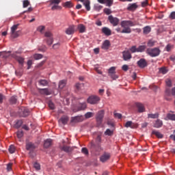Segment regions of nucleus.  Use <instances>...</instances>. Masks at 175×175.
Returning a JSON list of instances; mask_svg holds the SVG:
<instances>
[{"mask_svg": "<svg viewBox=\"0 0 175 175\" xmlns=\"http://www.w3.org/2000/svg\"><path fill=\"white\" fill-rule=\"evenodd\" d=\"M120 25L123 29L121 31V28L118 27L116 29L117 32H120V33H131L132 30L130 27H135L136 24L132 22V21H122Z\"/></svg>", "mask_w": 175, "mask_h": 175, "instance_id": "nucleus-1", "label": "nucleus"}, {"mask_svg": "<svg viewBox=\"0 0 175 175\" xmlns=\"http://www.w3.org/2000/svg\"><path fill=\"white\" fill-rule=\"evenodd\" d=\"M146 53L150 57H158L161 54V49L159 48H149L146 50Z\"/></svg>", "mask_w": 175, "mask_h": 175, "instance_id": "nucleus-2", "label": "nucleus"}, {"mask_svg": "<svg viewBox=\"0 0 175 175\" xmlns=\"http://www.w3.org/2000/svg\"><path fill=\"white\" fill-rule=\"evenodd\" d=\"M45 39L44 40L46 41L48 46H51L53 44V42H54V39H53V33L50 31H46L44 33Z\"/></svg>", "mask_w": 175, "mask_h": 175, "instance_id": "nucleus-3", "label": "nucleus"}, {"mask_svg": "<svg viewBox=\"0 0 175 175\" xmlns=\"http://www.w3.org/2000/svg\"><path fill=\"white\" fill-rule=\"evenodd\" d=\"M103 117H105V111L101 110L97 113L96 116V120L98 125H102V122L103 121Z\"/></svg>", "mask_w": 175, "mask_h": 175, "instance_id": "nucleus-4", "label": "nucleus"}, {"mask_svg": "<svg viewBox=\"0 0 175 175\" xmlns=\"http://www.w3.org/2000/svg\"><path fill=\"white\" fill-rule=\"evenodd\" d=\"M87 100L88 103H90V105H96L99 103L100 98L98 96H91L88 98Z\"/></svg>", "mask_w": 175, "mask_h": 175, "instance_id": "nucleus-5", "label": "nucleus"}, {"mask_svg": "<svg viewBox=\"0 0 175 175\" xmlns=\"http://www.w3.org/2000/svg\"><path fill=\"white\" fill-rule=\"evenodd\" d=\"M36 148V147L35 146V144H33L32 142H28L26 144V149L29 152V155L31 158H33V150Z\"/></svg>", "mask_w": 175, "mask_h": 175, "instance_id": "nucleus-6", "label": "nucleus"}, {"mask_svg": "<svg viewBox=\"0 0 175 175\" xmlns=\"http://www.w3.org/2000/svg\"><path fill=\"white\" fill-rule=\"evenodd\" d=\"M108 75L112 78L113 80H117V79H118V75L116 74V67H111L109 69Z\"/></svg>", "mask_w": 175, "mask_h": 175, "instance_id": "nucleus-7", "label": "nucleus"}, {"mask_svg": "<svg viewBox=\"0 0 175 175\" xmlns=\"http://www.w3.org/2000/svg\"><path fill=\"white\" fill-rule=\"evenodd\" d=\"M60 150H62V151H64V152H66L67 154H70L73 151L74 148L69 146L63 145L60 146Z\"/></svg>", "mask_w": 175, "mask_h": 175, "instance_id": "nucleus-8", "label": "nucleus"}, {"mask_svg": "<svg viewBox=\"0 0 175 175\" xmlns=\"http://www.w3.org/2000/svg\"><path fill=\"white\" fill-rule=\"evenodd\" d=\"M108 20L109 21V23L113 25V27H117V25H118V23H120L118 18H114L111 15L108 17Z\"/></svg>", "mask_w": 175, "mask_h": 175, "instance_id": "nucleus-9", "label": "nucleus"}, {"mask_svg": "<svg viewBox=\"0 0 175 175\" xmlns=\"http://www.w3.org/2000/svg\"><path fill=\"white\" fill-rule=\"evenodd\" d=\"M110 159V153L105 152L103 155L100 157V162H103V163H105L107 161H109Z\"/></svg>", "mask_w": 175, "mask_h": 175, "instance_id": "nucleus-10", "label": "nucleus"}, {"mask_svg": "<svg viewBox=\"0 0 175 175\" xmlns=\"http://www.w3.org/2000/svg\"><path fill=\"white\" fill-rule=\"evenodd\" d=\"M122 55L124 61H129V59H131L132 58V55L131 54V52H129V51H123Z\"/></svg>", "mask_w": 175, "mask_h": 175, "instance_id": "nucleus-11", "label": "nucleus"}, {"mask_svg": "<svg viewBox=\"0 0 175 175\" xmlns=\"http://www.w3.org/2000/svg\"><path fill=\"white\" fill-rule=\"evenodd\" d=\"M76 29L75 25H70L66 29V35H73L75 33V31Z\"/></svg>", "mask_w": 175, "mask_h": 175, "instance_id": "nucleus-12", "label": "nucleus"}, {"mask_svg": "<svg viewBox=\"0 0 175 175\" xmlns=\"http://www.w3.org/2000/svg\"><path fill=\"white\" fill-rule=\"evenodd\" d=\"M137 65L139 68L143 69L147 66V61H146V59H140L137 62Z\"/></svg>", "mask_w": 175, "mask_h": 175, "instance_id": "nucleus-13", "label": "nucleus"}, {"mask_svg": "<svg viewBox=\"0 0 175 175\" xmlns=\"http://www.w3.org/2000/svg\"><path fill=\"white\" fill-rule=\"evenodd\" d=\"M110 46H111L110 41L109 40H105L103 42L101 49H103V50H109V49L110 48Z\"/></svg>", "mask_w": 175, "mask_h": 175, "instance_id": "nucleus-14", "label": "nucleus"}, {"mask_svg": "<svg viewBox=\"0 0 175 175\" xmlns=\"http://www.w3.org/2000/svg\"><path fill=\"white\" fill-rule=\"evenodd\" d=\"M68 121H69V118L66 116H63L59 120V124H62L63 125H66L68 124Z\"/></svg>", "mask_w": 175, "mask_h": 175, "instance_id": "nucleus-15", "label": "nucleus"}, {"mask_svg": "<svg viewBox=\"0 0 175 175\" xmlns=\"http://www.w3.org/2000/svg\"><path fill=\"white\" fill-rule=\"evenodd\" d=\"M38 92L41 94V95H51V92H50L47 88H38Z\"/></svg>", "mask_w": 175, "mask_h": 175, "instance_id": "nucleus-16", "label": "nucleus"}, {"mask_svg": "<svg viewBox=\"0 0 175 175\" xmlns=\"http://www.w3.org/2000/svg\"><path fill=\"white\" fill-rule=\"evenodd\" d=\"M12 57L14 58V59H16V61H18L20 65H23V64H24V58L17 55L16 53H14L12 55Z\"/></svg>", "mask_w": 175, "mask_h": 175, "instance_id": "nucleus-17", "label": "nucleus"}, {"mask_svg": "<svg viewBox=\"0 0 175 175\" xmlns=\"http://www.w3.org/2000/svg\"><path fill=\"white\" fill-rule=\"evenodd\" d=\"M78 111H81V110H85L87 109V103H80L77 105Z\"/></svg>", "mask_w": 175, "mask_h": 175, "instance_id": "nucleus-18", "label": "nucleus"}, {"mask_svg": "<svg viewBox=\"0 0 175 175\" xmlns=\"http://www.w3.org/2000/svg\"><path fill=\"white\" fill-rule=\"evenodd\" d=\"M124 126L126 128H132V129H135V128H137V124L133 123L132 121H128L126 122Z\"/></svg>", "mask_w": 175, "mask_h": 175, "instance_id": "nucleus-19", "label": "nucleus"}, {"mask_svg": "<svg viewBox=\"0 0 175 175\" xmlns=\"http://www.w3.org/2000/svg\"><path fill=\"white\" fill-rule=\"evenodd\" d=\"M21 111H22L21 113V117H28V116H29V109L26 108H22Z\"/></svg>", "mask_w": 175, "mask_h": 175, "instance_id": "nucleus-20", "label": "nucleus"}, {"mask_svg": "<svg viewBox=\"0 0 175 175\" xmlns=\"http://www.w3.org/2000/svg\"><path fill=\"white\" fill-rule=\"evenodd\" d=\"M99 3L105 4L106 6H111L113 5V0H97Z\"/></svg>", "mask_w": 175, "mask_h": 175, "instance_id": "nucleus-21", "label": "nucleus"}, {"mask_svg": "<svg viewBox=\"0 0 175 175\" xmlns=\"http://www.w3.org/2000/svg\"><path fill=\"white\" fill-rule=\"evenodd\" d=\"M136 106L138 109L139 113H144V111H146V108H144V105H143V104L137 103Z\"/></svg>", "mask_w": 175, "mask_h": 175, "instance_id": "nucleus-22", "label": "nucleus"}, {"mask_svg": "<svg viewBox=\"0 0 175 175\" xmlns=\"http://www.w3.org/2000/svg\"><path fill=\"white\" fill-rule=\"evenodd\" d=\"M102 32L104 35H106V36H110V35H111V30L108 27H103Z\"/></svg>", "mask_w": 175, "mask_h": 175, "instance_id": "nucleus-23", "label": "nucleus"}, {"mask_svg": "<svg viewBox=\"0 0 175 175\" xmlns=\"http://www.w3.org/2000/svg\"><path fill=\"white\" fill-rule=\"evenodd\" d=\"M137 8V4H136V3H134L129 5L127 8V10H129L130 12H135Z\"/></svg>", "mask_w": 175, "mask_h": 175, "instance_id": "nucleus-24", "label": "nucleus"}, {"mask_svg": "<svg viewBox=\"0 0 175 175\" xmlns=\"http://www.w3.org/2000/svg\"><path fill=\"white\" fill-rule=\"evenodd\" d=\"M53 144V140L51 139H47L44 142V148H49Z\"/></svg>", "mask_w": 175, "mask_h": 175, "instance_id": "nucleus-25", "label": "nucleus"}, {"mask_svg": "<svg viewBox=\"0 0 175 175\" xmlns=\"http://www.w3.org/2000/svg\"><path fill=\"white\" fill-rule=\"evenodd\" d=\"M162 125H163V122L158 119L154 124V128H161Z\"/></svg>", "mask_w": 175, "mask_h": 175, "instance_id": "nucleus-26", "label": "nucleus"}, {"mask_svg": "<svg viewBox=\"0 0 175 175\" xmlns=\"http://www.w3.org/2000/svg\"><path fill=\"white\" fill-rule=\"evenodd\" d=\"M66 85V80L63 79L59 81L58 87L59 90H63V88Z\"/></svg>", "mask_w": 175, "mask_h": 175, "instance_id": "nucleus-27", "label": "nucleus"}, {"mask_svg": "<svg viewBox=\"0 0 175 175\" xmlns=\"http://www.w3.org/2000/svg\"><path fill=\"white\" fill-rule=\"evenodd\" d=\"M38 84L40 85H42V87H46L49 85V81L46 79H40V81H38Z\"/></svg>", "mask_w": 175, "mask_h": 175, "instance_id": "nucleus-28", "label": "nucleus"}, {"mask_svg": "<svg viewBox=\"0 0 175 175\" xmlns=\"http://www.w3.org/2000/svg\"><path fill=\"white\" fill-rule=\"evenodd\" d=\"M77 29L80 33H84V32H85V26H84L83 24H79Z\"/></svg>", "mask_w": 175, "mask_h": 175, "instance_id": "nucleus-29", "label": "nucleus"}, {"mask_svg": "<svg viewBox=\"0 0 175 175\" xmlns=\"http://www.w3.org/2000/svg\"><path fill=\"white\" fill-rule=\"evenodd\" d=\"M90 2L89 0H85L83 5L85 7L86 10H88V12H90V10H91V7L90 6Z\"/></svg>", "mask_w": 175, "mask_h": 175, "instance_id": "nucleus-30", "label": "nucleus"}, {"mask_svg": "<svg viewBox=\"0 0 175 175\" xmlns=\"http://www.w3.org/2000/svg\"><path fill=\"white\" fill-rule=\"evenodd\" d=\"M152 135H155L158 139H162L163 137V135H162L159 131H152Z\"/></svg>", "mask_w": 175, "mask_h": 175, "instance_id": "nucleus-31", "label": "nucleus"}, {"mask_svg": "<svg viewBox=\"0 0 175 175\" xmlns=\"http://www.w3.org/2000/svg\"><path fill=\"white\" fill-rule=\"evenodd\" d=\"M143 31L145 35H148V33H150V32H151V27L150 26H146L144 27Z\"/></svg>", "mask_w": 175, "mask_h": 175, "instance_id": "nucleus-32", "label": "nucleus"}, {"mask_svg": "<svg viewBox=\"0 0 175 175\" xmlns=\"http://www.w3.org/2000/svg\"><path fill=\"white\" fill-rule=\"evenodd\" d=\"M159 117V113H149L148 114V118H158Z\"/></svg>", "mask_w": 175, "mask_h": 175, "instance_id": "nucleus-33", "label": "nucleus"}, {"mask_svg": "<svg viewBox=\"0 0 175 175\" xmlns=\"http://www.w3.org/2000/svg\"><path fill=\"white\" fill-rule=\"evenodd\" d=\"M10 103L11 105H16L17 103V98L14 96H12L10 99Z\"/></svg>", "mask_w": 175, "mask_h": 175, "instance_id": "nucleus-34", "label": "nucleus"}, {"mask_svg": "<svg viewBox=\"0 0 175 175\" xmlns=\"http://www.w3.org/2000/svg\"><path fill=\"white\" fill-rule=\"evenodd\" d=\"M81 118L80 116H76L75 118H72L71 122H81Z\"/></svg>", "mask_w": 175, "mask_h": 175, "instance_id": "nucleus-35", "label": "nucleus"}, {"mask_svg": "<svg viewBox=\"0 0 175 175\" xmlns=\"http://www.w3.org/2000/svg\"><path fill=\"white\" fill-rule=\"evenodd\" d=\"M33 57L34 59H36V60L42 59L43 58V55L40 54V53H36L33 55Z\"/></svg>", "mask_w": 175, "mask_h": 175, "instance_id": "nucleus-36", "label": "nucleus"}, {"mask_svg": "<svg viewBox=\"0 0 175 175\" xmlns=\"http://www.w3.org/2000/svg\"><path fill=\"white\" fill-rule=\"evenodd\" d=\"M167 72H168L167 68H166L165 67H162L159 68V73H161V75H166Z\"/></svg>", "mask_w": 175, "mask_h": 175, "instance_id": "nucleus-37", "label": "nucleus"}, {"mask_svg": "<svg viewBox=\"0 0 175 175\" xmlns=\"http://www.w3.org/2000/svg\"><path fill=\"white\" fill-rule=\"evenodd\" d=\"M8 151L10 154H14L16 151V148L14 147V145H10Z\"/></svg>", "mask_w": 175, "mask_h": 175, "instance_id": "nucleus-38", "label": "nucleus"}, {"mask_svg": "<svg viewBox=\"0 0 175 175\" xmlns=\"http://www.w3.org/2000/svg\"><path fill=\"white\" fill-rule=\"evenodd\" d=\"M63 6L64 8H72L73 4H72V2H70V1H66L63 4Z\"/></svg>", "mask_w": 175, "mask_h": 175, "instance_id": "nucleus-39", "label": "nucleus"}, {"mask_svg": "<svg viewBox=\"0 0 175 175\" xmlns=\"http://www.w3.org/2000/svg\"><path fill=\"white\" fill-rule=\"evenodd\" d=\"M23 125V120H17L14 127L16 128V129H18V128H20V126H21Z\"/></svg>", "mask_w": 175, "mask_h": 175, "instance_id": "nucleus-40", "label": "nucleus"}, {"mask_svg": "<svg viewBox=\"0 0 175 175\" xmlns=\"http://www.w3.org/2000/svg\"><path fill=\"white\" fill-rule=\"evenodd\" d=\"M146 45H141L137 48V53H143L146 50Z\"/></svg>", "mask_w": 175, "mask_h": 175, "instance_id": "nucleus-41", "label": "nucleus"}, {"mask_svg": "<svg viewBox=\"0 0 175 175\" xmlns=\"http://www.w3.org/2000/svg\"><path fill=\"white\" fill-rule=\"evenodd\" d=\"M62 9V8L61 6L58 5V4H55L51 8V10H61Z\"/></svg>", "mask_w": 175, "mask_h": 175, "instance_id": "nucleus-42", "label": "nucleus"}, {"mask_svg": "<svg viewBox=\"0 0 175 175\" xmlns=\"http://www.w3.org/2000/svg\"><path fill=\"white\" fill-rule=\"evenodd\" d=\"M51 5H59L61 0H50Z\"/></svg>", "mask_w": 175, "mask_h": 175, "instance_id": "nucleus-43", "label": "nucleus"}, {"mask_svg": "<svg viewBox=\"0 0 175 175\" xmlns=\"http://www.w3.org/2000/svg\"><path fill=\"white\" fill-rule=\"evenodd\" d=\"M18 24L16 25H14L12 27H11V33H14V32H16V30L17 29V28H18Z\"/></svg>", "mask_w": 175, "mask_h": 175, "instance_id": "nucleus-44", "label": "nucleus"}, {"mask_svg": "<svg viewBox=\"0 0 175 175\" xmlns=\"http://www.w3.org/2000/svg\"><path fill=\"white\" fill-rule=\"evenodd\" d=\"M23 3V8H28L29 5H31V3L28 0H24Z\"/></svg>", "mask_w": 175, "mask_h": 175, "instance_id": "nucleus-45", "label": "nucleus"}, {"mask_svg": "<svg viewBox=\"0 0 175 175\" xmlns=\"http://www.w3.org/2000/svg\"><path fill=\"white\" fill-rule=\"evenodd\" d=\"M48 105L51 110H54V109H55V105L52 101H49Z\"/></svg>", "mask_w": 175, "mask_h": 175, "instance_id": "nucleus-46", "label": "nucleus"}, {"mask_svg": "<svg viewBox=\"0 0 175 175\" xmlns=\"http://www.w3.org/2000/svg\"><path fill=\"white\" fill-rule=\"evenodd\" d=\"M167 117L169 120H172V121H175V114L168 113Z\"/></svg>", "mask_w": 175, "mask_h": 175, "instance_id": "nucleus-47", "label": "nucleus"}, {"mask_svg": "<svg viewBox=\"0 0 175 175\" xmlns=\"http://www.w3.org/2000/svg\"><path fill=\"white\" fill-rule=\"evenodd\" d=\"M33 167L36 170H40V164H39V163H38V162H35L33 163Z\"/></svg>", "mask_w": 175, "mask_h": 175, "instance_id": "nucleus-48", "label": "nucleus"}, {"mask_svg": "<svg viewBox=\"0 0 175 175\" xmlns=\"http://www.w3.org/2000/svg\"><path fill=\"white\" fill-rule=\"evenodd\" d=\"M91 117H94V113L88 112L85 114V118H91Z\"/></svg>", "mask_w": 175, "mask_h": 175, "instance_id": "nucleus-49", "label": "nucleus"}, {"mask_svg": "<svg viewBox=\"0 0 175 175\" xmlns=\"http://www.w3.org/2000/svg\"><path fill=\"white\" fill-rule=\"evenodd\" d=\"M94 8V10L99 11L102 9V8H103V6L99 4H95Z\"/></svg>", "mask_w": 175, "mask_h": 175, "instance_id": "nucleus-50", "label": "nucleus"}, {"mask_svg": "<svg viewBox=\"0 0 175 175\" xmlns=\"http://www.w3.org/2000/svg\"><path fill=\"white\" fill-rule=\"evenodd\" d=\"M24 136V133L23 132V131H19L17 132V137L18 139H21V137H23Z\"/></svg>", "mask_w": 175, "mask_h": 175, "instance_id": "nucleus-51", "label": "nucleus"}, {"mask_svg": "<svg viewBox=\"0 0 175 175\" xmlns=\"http://www.w3.org/2000/svg\"><path fill=\"white\" fill-rule=\"evenodd\" d=\"M148 47H153V46H154V44H155V42H154L153 40H149L148 42Z\"/></svg>", "mask_w": 175, "mask_h": 175, "instance_id": "nucleus-52", "label": "nucleus"}, {"mask_svg": "<svg viewBox=\"0 0 175 175\" xmlns=\"http://www.w3.org/2000/svg\"><path fill=\"white\" fill-rule=\"evenodd\" d=\"M5 98L6 97L3 94L0 93V105H2V103H3V100H5Z\"/></svg>", "mask_w": 175, "mask_h": 175, "instance_id": "nucleus-53", "label": "nucleus"}, {"mask_svg": "<svg viewBox=\"0 0 175 175\" xmlns=\"http://www.w3.org/2000/svg\"><path fill=\"white\" fill-rule=\"evenodd\" d=\"M165 84L167 87H172V80L170 79H167L165 80Z\"/></svg>", "mask_w": 175, "mask_h": 175, "instance_id": "nucleus-54", "label": "nucleus"}, {"mask_svg": "<svg viewBox=\"0 0 175 175\" xmlns=\"http://www.w3.org/2000/svg\"><path fill=\"white\" fill-rule=\"evenodd\" d=\"M105 135H107L108 136H111L113 135V131H111L110 129H107L105 132Z\"/></svg>", "mask_w": 175, "mask_h": 175, "instance_id": "nucleus-55", "label": "nucleus"}, {"mask_svg": "<svg viewBox=\"0 0 175 175\" xmlns=\"http://www.w3.org/2000/svg\"><path fill=\"white\" fill-rule=\"evenodd\" d=\"M81 152L85 154V155H88V149L87 148H82Z\"/></svg>", "mask_w": 175, "mask_h": 175, "instance_id": "nucleus-56", "label": "nucleus"}, {"mask_svg": "<svg viewBox=\"0 0 175 175\" xmlns=\"http://www.w3.org/2000/svg\"><path fill=\"white\" fill-rule=\"evenodd\" d=\"M130 51H131V53H137V48H136V46H133L130 49Z\"/></svg>", "mask_w": 175, "mask_h": 175, "instance_id": "nucleus-57", "label": "nucleus"}, {"mask_svg": "<svg viewBox=\"0 0 175 175\" xmlns=\"http://www.w3.org/2000/svg\"><path fill=\"white\" fill-rule=\"evenodd\" d=\"M15 73L16 76H23V70H16L15 71Z\"/></svg>", "mask_w": 175, "mask_h": 175, "instance_id": "nucleus-58", "label": "nucleus"}, {"mask_svg": "<svg viewBox=\"0 0 175 175\" xmlns=\"http://www.w3.org/2000/svg\"><path fill=\"white\" fill-rule=\"evenodd\" d=\"M172 48H173V46L171 45L170 44H168L165 46L166 51H170V50H172Z\"/></svg>", "mask_w": 175, "mask_h": 175, "instance_id": "nucleus-59", "label": "nucleus"}, {"mask_svg": "<svg viewBox=\"0 0 175 175\" xmlns=\"http://www.w3.org/2000/svg\"><path fill=\"white\" fill-rule=\"evenodd\" d=\"M104 13H105V14H111V10L109 8H105L104 9Z\"/></svg>", "mask_w": 175, "mask_h": 175, "instance_id": "nucleus-60", "label": "nucleus"}, {"mask_svg": "<svg viewBox=\"0 0 175 175\" xmlns=\"http://www.w3.org/2000/svg\"><path fill=\"white\" fill-rule=\"evenodd\" d=\"M37 31H38V32L42 33L43 31H44V26H39L37 29Z\"/></svg>", "mask_w": 175, "mask_h": 175, "instance_id": "nucleus-61", "label": "nucleus"}, {"mask_svg": "<svg viewBox=\"0 0 175 175\" xmlns=\"http://www.w3.org/2000/svg\"><path fill=\"white\" fill-rule=\"evenodd\" d=\"M59 46H61V44L56 43L53 45V49H54L55 50H57V49H59Z\"/></svg>", "mask_w": 175, "mask_h": 175, "instance_id": "nucleus-62", "label": "nucleus"}, {"mask_svg": "<svg viewBox=\"0 0 175 175\" xmlns=\"http://www.w3.org/2000/svg\"><path fill=\"white\" fill-rule=\"evenodd\" d=\"M170 18H172V20H175V12H171Z\"/></svg>", "mask_w": 175, "mask_h": 175, "instance_id": "nucleus-63", "label": "nucleus"}, {"mask_svg": "<svg viewBox=\"0 0 175 175\" xmlns=\"http://www.w3.org/2000/svg\"><path fill=\"white\" fill-rule=\"evenodd\" d=\"M165 94L167 96H170V95H172V92L170 91V89H166L165 90Z\"/></svg>", "mask_w": 175, "mask_h": 175, "instance_id": "nucleus-64", "label": "nucleus"}]
</instances>
